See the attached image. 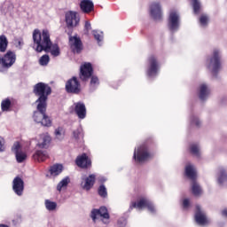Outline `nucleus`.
<instances>
[{
    "instance_id": "1",
    "label": "nucleus",
    "mask_w": 227,
    "mask_h": 227,
    "mask_svg": "<svg viewBox=\"0 0 227 227\" xmlns=\"http://www.w3.org/2000/svg\"><path fill=\"white\" fill-rule=\"evenodd\" d=\"M33 93L37 99L35 101L36 112L34 113L33 119L36 123H41L43 127H51L52 121L47 115L48 108V99L49 96L52 93V89L48 85V83H43V82H39L35 83L33 87Z\"/></svg>"
},
{
    "instance_id": "36",
    "label": "nucleus",
    "mask_w": 227,
    "mask_h": 227,
    "mask_svg": "<svg viewBox=\"0 0 227 227\" xmlns=\"http://www.w3.org/2000/svg\"><path fill=\"white\" fill-rule=\"evenodd\" d=\"M15 157H16L17 162L22 163L27 160V153H25L23 152H20V153L15 154Z\"/></svg>"
},
{
    "instance_id": "24",
    "label": "nucleus",
    "mask_w": 227,
    "mask_h": 227,
    "mask_svg": "<svg viewBox=\"0 0 227 227\" xmlns=\"http://www.w3.org/2000/svg\"><path fill=\"white\" fill-rule=\"evenodd\" d=\"M64 170V167L61 164H55L51 167L50 168V174L51 176H57L60 175Z\"/></svg>"
},
{
    "instance_id": "30",
    "label": "nucleus",
    "mask_w": 227,
    "mask_h": 227,
    "mask_svg": "<svg viewBox=\"0 0 227 227\" xmlns=\"http://www.w3.org/2000/svg\"><path fill=\"white\" fill-rule=\"evenodd\" d=\"M227 180V172L223 168L219 169L218 183L223 184Z\"/></svg>"
},
{
    "instance_id": "35",
    "label": "nucleus",
    "mask_w": 227,
    "mask_h": 227,
    "mask_svg": "<svg viewBox=\"0 0 227 227\" xmlns=\"http://www.w3.org/2000/svg\"><path fill=\"white\" fill-rule=\"evenodd\" d=\"M51 61L50 56L49 55H43L39 59V64L43 67H46L49 65Z\"/></svg>"
},
{
    "instance_id": "44",
    "label": "nucleus",
    "mask_w": 227,
    "mask_h": 227,
    "mask_svg": "<svg viewBox=\"0 0 227 227\" xmlns=\"http://www.w3.org/2000/svg\"><path fill=\"white\" fill-rule=\"evenodd\" d=\"M91 29V23H90V21H85V25H84V32L85 34H89L90 30Z\"/></svg>"
},
{
    "instance_id": "3",
    "label": "nucleus",
    "mask_w": 227,
    "mask_h": 227,
    "mask_svg": "<svg viewBox=\"0 0 227 227\" xmlns=\"http://www.w3.org/2000/svg\"><path fill=\"white\" fill-rule=\"evenodd\" d=\"M153 143V140L152 138H149L137 150H135L133 155L135 161H137V163H143L153 159L155 154L151 153L150 149L148 148V145Z\"/></svg>"
},
{
    "instance_id": "33",
    "label": "nucleus",
    "mask_w": 227,
    "mask_h": 227,
    "mask_svg": "<svg viewBox=\"0 0 227 227\" xmlns=\"http://www.w3.org/2000/svg\"><path fill=\"white\" fill-rule=\"evenodd\" d=\"M73 136L74 139L77 141H79L80 139H83L84 138L83 130L82 129H77L73 132Z\"/></svg>"
},
{
    "instance_id": "23",
    "label": "nucleus",
    "mask_w": 227,
    "mask_h": 227,
    "mask_svg": "<svg viewBox=\"0 0 227 227\" xmlns=\"http://www.w3.org/2000/svg\"><path fill=\"white\" fill-rule=\"evenodd\" d=\"M210 90L207 89V85L205 83H201L200 86V92H199V98L200 100H205L206 98L209 95Z\"/></svg>"
},
{
    "instance_id": "31",
    "label": "nucleus",
    "mask_w": 227,
    "mask_h": 227,
    "mask_svg": "<svg viewBox=\"0 0 227 227\" xmlns=\"http://www.w3.org/2000/svg\"><path fill=\"white\" fill-rule=\"evenodd\" d=\"M69 183H70V178L69 177H67V178L63 179L57 185V190L59 192H61L63 188H67L68 186Z\"/></svg>"
},
{
    "instance_id": "13",
    "label": "nucleus",
    "mask_w": 227,
    "mask_h": 227,
    "mask_svg": "<svg viewBox=\"0 0 227 227\" xmlns=\"http://www.w3.org/2000/svg\"><path fill=\"white\" fill-rule=\"evenodd\" d=\"M12 190L18 196H22L25 190V182L22 178L17 176L12 181Z\"/></svg>"
},
{
    "instance_id": "10",
    "label": "nucleus",
    "mask_w": 227,
    "mask_h": 227,
    "mask_svg": "<svg viewBox=\"0 0 227 227\" xmlns=\"http://www.w3.org/2000/svg\"><path fill=\"white\" fill-rule=\"evenodd\" d=\"M16 59V53L14 51H8L4 57H0V65L4 68H10L15 64Z\"/></svg>"
},
{
    "instance_id": "4",
    "label": "nucleus",
    "mask_w": 227,
    "mask_h": 227,
    "mask_svg": "<svg viewBox=\"0 0 227 227\" xmlns=\"http://www.w3.org/2000/svg\"><path fill=\"white\" fill-rule=\"evenodd\" d=\"M180 27V16L176 10L171 9L168 18V27L172 33L176 32Z\"/></svg>"
},
{
    "instance_id": "45",
    "label": "nucleus",
    "mask_w": 227,
    "mask_h": 227,
    "mask_svg": "<svg viewBox=\"0 0 227 227\" xmlns=\"http://www.w3.org/2000/svg\"><path fill=\"white\" fill-rule=\"evenodd\" d=\"M5 141L3 137H0V153L4 151Z\"/></svg>"
},
{
    "instance_id": "5",
    "label": "nucleus",
    "mask_w": 227,
    "mask_h": 227,
    "mask_svg": "<svg viewBox=\"0 0 227 227\" xmlns=\"http://www.w3.org/2000/svg\"><path fill=\"white\" fill-rule=\"evenodd\" d=\"M65 88L67 93L79 95L82 92V83L78 80L77 76H73L67 80Z\"/></svg>"
},
{
    "instance_id": "49",
    "label": "nucleus",
    "mask_w": 227,
    "mask_h": 227,
    "mask_svg": "<svg viewBox=\"0 0 227 227\" xmlns=\"http://www.w3.org/2000/svg\"><path fill=\"white\" fill-rule=\"evenodd\" d=\"M0 227H9V226L6 224H0Z\"/></svg>"
},
{
    "instance_id": "40",
    "label": "nucleus",
    "mask_w": 227,
    "mask_h": 227,
    "mask_svg": "<svg viewBox=\"0 0 227 227\" xmlns=\"http://www.w3.org/2000/svg\"><path fill=\"white\" fill-rule=\"evenodd\" d=\"M192 1L194 13L199 14L200 10V3L198 0H192Z\"/></svg>"
},
{
    "instance_id": "12",
    "label": "nucleus",
    "mask_w": 227,
    "mask_h": 227,
    "mask_svg": "<svg viewBox=\"0 0 227 227\" xmlns=\"http://www.w3.org/2000/svg\"><path fill=\"white\" fill-rule=\"evenodd\" d=\"M75 164L81 168L87 169L91 168V159L88 157L87 153H82V155L77 156Z\"/></svg>"
},
{
    "instance_id": "34",
    "label": "nucleus",
    "mask_w": 227,
    "mask_h": 227,
    "mask_svg": "<svg viewBox=\"0 0 227 227\" xmlns=\"http://www.w3.org/2000/svg\"><path fill=\"white\" fill-rule=\"evenodd\" d=\"M45 207H46V209H48L49 211H54L57 209L58 204L56 202L46 200Z\"/></svg>"
},
{
    "instance_id": "46",
    "label": "nucleus",
    "mask_w": 227,
    "mask_h": 227,
    "mask_svg": "<svg viewBox=\"0 0 227 227\" xmlns=\"http://www.w3.org/2000/svg\"><path fill=\"white\" fill-rule=\"evenodd\" d=\"M189 206H190V201H189V200H188V199H184V200H183V208H184V209H187V208L189 207Z\"/></svg>"
},
{
    "instance_id": "47",
    "label": "nucleus",
    "mask_w": 227,
    "mask_h": 227,
    "mask_svg": "<svg viewBox=\"0 0 227 227\" xmlns=\"http://www.w3.org/2000/svg\"><path fill=\"white\" fill-rule=\"evenodd\" d=\"M192 122L195 124L197 127L200 126V121L195 117L192 118Z\"/></svg>"
},
{
    "instance_id": "6",
    "label": "nucleus",
    "mask_w": 227,
    "mask_h": 227,
    "mask_svg": "<svg viewBox=\"0 0 227 227\" xmlns=\"http://www.w3.org/2000/svg\"><path fill=\"white\" fill-rule=\"evenodd\" d=\"M208 68H212V74L216 77L221 68V56L219 50H214L211 59H209Z\"/></svg>"
},
{
    "instance_id": "15",
    "label": "nucleus",
    "mask_w": 227,
    "mask_h": 227,
    "mask_svg": "<svg viewBox=\"0 0 227 227\" xmlns=\"http://www.w3.org/2000/svg\"><path fill=\"white\" fill-rule=\"evenodd\" d=\"M101 216L105 219H109V212L107 211V207H101L99 209H93L90 214V217L92 218L93 222L97 221V217Z\"/></svg>"
},
{
    "instance_id": "41",
    "label": "nucleus",
    "mask_w": 227,
    "mask_h": 227,
    "mask_svg": "<svg viewBox=\"0 0 227 227\" xmlns=\"http://www.w3.org/2000/svg\"><path fill=\"white\" fill-rule=\"evenodd\" d=\"M20 149H21V145H20V142H15L14 145H13V146H12V151L15 154H17V153H19L21 152Z\"/></svg>"
},
{
    "instance_id": "25",
    "label": "nucleus",
    "mask_w": 227,
    "mask_h": 227,
    "mask_svg": "<svg viewBox=\"0 0 227 227\" xmlns=\"http://www.w3.org/2000/svg\"><path fill=\"white\" fill-rule=\"evenodd\" d=\"M192 193L195 196V197H199L202 194V189L200 186V184L195 181H192Z\"/></svg>"
},
{
    "instance_id": "28",
    "label": "nucleus",
    "mask_w": 227,
    "mask_h": 227,
    "mask_svg": "<svg viewBox=\"0 0 227 227\" xmlns=\"http://www.w3.org/2000/svg\"><path fill=\"white\" fill-rule=\"evenodd\" d=\"M12 106L11 99H3L1 103V109L3 112H8Z\"/></svg>"
},
{
    "instance_id": "11",
    "label": "nucleus",
    "mask_w": 227,
    "mask_h": 227,
    "mask_svg": "<svg viewBox=\"0 0 227 227\" xmlns=\"http://www.w3.org/2000/svg\"><path fill=\"white\" fill-rule=\"evenodd\" d=\"M148 63L149 67L147 69V75L149 77L157 75V73L159 72V60H157V57H155V55H150Z\"/></svg>"
},
{
    "instance_id": "18",
    "label": "nucleus",
    "mask_w": 227,
    "mask_h": 227,
    "mask_svg": "<svg viewBox=\"0 0 227 227\" xmlns=\"http://www.w3.org/2000/svg\"><path fill=\"white\" fill-rule=\"evenodd\" d=\"M74 112L79 119L83 120L86 118V105L84 103H76Z\"/></svg>"
},
{
    "instance_id": "48",
    "label": "nucleus",
    "mask_w": 227,
    "mask_h": 227,
    "mask_svg": "<svg viewBox=\"0 0 227 227\" xmlns=\"http://www.w3.org/2000/svg\"><path fill=\"white\" fill-rule=\"evenodd\" d=\"M222 215H223V216L227 217V209L223 210Z\"/></svg>"
},
{
    "instance_id": "16",
    "label": "nucleus",
    "mask_w": 227,
    "mask_h": 227,
    "mask_svg": "<svg viewBox=\"0 0 227 227\" xmlns=\"http://www.w3.org/2000/svg\"><path fill=\"white\" fill-rule=\"evenodd\" d=\"M195 221L199 225H207L209 223V220L207 218L206 215L201 211L199 206L196 207L195 212Z\"/></svg>"
},
{
    "instance_id": "29",
    "label": "nucleus",
    "mask_w": 227,
    "mask_h": 227,
    "mask_svg": "<svg viewBox=\"0 0 227 227\" xmlns=\"http://www.w3.org/2000/svg\"><path fill=\"white\" fill-rule=\"evenodd\" d=\"M66 136V130L62 127H59L57 129H55V137L56 138L62 140L65 138Z\"/></svg>"
},
{
    "instance_id": "7",
    "label": "nucleus",
    "mask_w": 227,
    "mask_h": 227,
    "mask_svg": "<svg viewBox=\"0 0 227 227\" xmlns=\"http://www.w3.org/2000/svg\"><path fill=\"white\" fill-rule=\"evenodd\" d=\"M93 75V66L91 62H84L80 67L79 78L82 82H88Z\"/></svg>"
},
{
    "instance_id": "26",
    "label": "nucleus",
    "mask_w": 227,
    "mask_h": 227,
    "mask_svg": "<svg viewBox=\"0 0 227 227\" xmlns=\"http://www.w3.org/2000/svg\"><path fill=\"white\" fill-rule=\"evenodd\" d=\"M9 45V41L6 35H0V52H6Z\"/></svg>"
},
{
    "instance_id": "39",
    "label": "nucleus",
    "mask_w": 227,
    "mask_h": 227,
    "mask_svg": "<svg viewBox=\"0 0 227 227\" xmlns=\"http://www.w3.org/2000/svg\"><path fill=\"white\" fill-rule=\"evenodd\" d=\"M190 152L192 155H195L197 157L200 156V149H199V146L197 145H192L190 146Z\"/></svg>"
},
{
    "instance_id": "32",
    "label": "nucleus",
    "mask_w": 227,
    "mask_h": 227,
    "mask_svg": "<svg viewBox=\"0 0 227 227\" xmlns=\"http://www.w3.org/2000/svg\"><path fill=\"white\" fill-rule=\"evenodd\" d=\"M92 35L98 43H100L104 40V33L98 32V30H92Z\"/></svg>"
},
{
    "instance_id": "42",
    "label": "nucleus",
    "mask_w": 227,
    "mask_h": 227,
    "mask_svg": "<svg viewBox=\"0 0 227 227\" xmlns=\"http://www.w3.org/2000/svg\"><path fill=\"white\" fill-rule=\"evenodd\" d=\"M207 22H208L207 16L205 15V14L200 15V25L203 26V27H206L207 25Z\"/></svg>"
},
{
    "instance_id": "8",
    "label": "nucleus",
    "mask_w": 227,
    "mask_h": 227,
    "mask_svg": "<svg viewBox=\"0 0 227 227\" xmlns=\"http://www.w3.org/2000/svg\"><path fill=\"white\" fill-rule=\"evenodd\" d=\"M65 20L67 28H74L80 24L81 19L79 18L77 12L67 11L65 13Z\"/></svg>"
},
{
    "instance_id": "19",
    "label": "nucleus",
    "mask_w": 227,
    "mask_h": 227,
    "mask_svg": "<svg viewBox=\"0 0 227 227\" xmlns=\"http://www.w3.org/2000/svg\"><path fill=\"white\" fill-rule=\"evenodd\" d=\"M96 181H97V176L90 175L88 177L84 179V184L82 188L86 191L91 190V188H93V185H95Z\"/></svg>"
},
{
    "instance_id": "14",
    "label": "nucleus",
    "mask_w": 227,
    "mask_h": 227,
    "mask_svg": "<svg viewBox=\"0 0 227 227\" xmlns=\"http://www.w3.org/2000/svg\"><path fill=\"white\" fill-rule=\"evenodd\" d=\"M150 12L151 16L154 20H162V10L160 9V4L157 2H153L150 5Z\"/></svg>"
},
{
    "instance_id": "21",
    "label": "nucleus",
    "mask_w": 227,
    "mask_h": 227,
    "mask_svg": "<svg viewBox=\"0 0 227 227\" xmlns=\"http://www.w3.org/2000/svg\"><path fill=\"white\" fill-rule=\"evenodd\" d=\"M33 159L35 160V161L43 162L49 159V154L47 152L36 151L33 155Z\"/></svg>"
},
{
    "instance_id": "27",
    "label": "nucleus",
    "mask_w": 227,
    "mask_h": 227,
    "mask_svg": "<svg viewBox=\"0 0 227 227\" xmlns=\"http://www.w3.org/2000/svg\"><path fill=\"white\" fill-rule=\"evenodd\" d=\"M51 142V137L50 136H44L43 137V142L39 143L37 145L39 148L44 149L47 148L49 146V145Z\"/></svg>"
},
{
    "instance_id": "37",
    "label": "nucleus",
    "mask_w": 227,
    "mask_h": 227,
    "mask_svg": "<svg viewBox=\"0 0 227 227\" xmlns=\"http://www.w3.org/2000/svg\"><path fill=\"white\" fill-rule=\"evenodd\" d=\"M98 193L101 198H106L107 197V189L105 185L101 184L98 189Z\"/></svg>"
},
{
    "instance_id": "43",
    "label": "nucleus",
    "mask_w": 227,
    "mask_h": 227,
    "mask_svg": "<svg viewBox=\"0 0 227 227\" xmlns=\"http://www.w3.org/2000/svg\"><path fill=\"white\" fill-rule=\"evenodd\" d=\"M151 213H155V206H153V203L152 201L147 202V206L145 207Z\"/></svg>"
},
{
    "instance_id": "2",
    "label": "nucleus",
    "mask_w": 227,
    "mask_h": 227,
    "mask_svg": "<svg viewBox=\"0 0 227 227\" xmlns=\"http://www.w3.org/2000/svg\"><path fill=\"white\" fill-rule=\"evenodd\" d=\"M33 43L36 46L35 51L48 52L51 51V54L53 57H59L61 54L60 48L59 44H53L51 39L50 30L44 28L43 30H39V28H35L33 31Z\"/></svg>"
},
{
    "instance_id": "38",
    "label": "nucleus",
    "mask_w": 227,
    "mask_h": 227,
    "mask_svg": "<svg viewBox=\"0 0 227 227\" xmlns=\"http://www.w3.org/2000/svg\"><path fill=\"white\" fill-rule=\"evenodd\" d=\"M98 84H100V80H98V76H95V74H92L90 76V85L93 88L98 86Z\"/></svg>"
},
{
    "instance_id": "17",
    "label": "nucleus",
    "mask_w": 227,
    "mask_h": 227,
    "mask_svg": "<svg viewBox=\"0 0 227 227\" xmlns=\"http://www.w3.org/2000/svg\"><path fill=\"white\" fill-rule=\"evenodd\" d=\"M80 8L83 13H90L95 10V4L91 0H82L80 3Z\"/></svg>"
},
{
    "instance_id": "20",
    "label": "nucleus",
    "mask_w": 227,
    "mask_h": 227,
    "mask_svg": "<svg viewBox=\"0 0 227 227\" xmlns=\"http://www.w3.org/2000/svg\"><path fill=\"white\" fill-rule=\"evenodd\" d=\"M149 201L150 200L146 198H141V199H139V200H137V202H131L129 207L131 209H133V208L143 209V208L146 207Z\"/></svg>"
},
{
    "instance_id": "9",
    "label": "nucleus",
    "mask_w": 227,
    "mask_h": 227,
    "mask_svg": "<svg viewBox=\"0 0 227 227\" xmlns=\"http://www.w3.org/2000/svg\"><path fill=\"white\" fill-rule=\"evenodd\" d=\"M69 43L72 52L74 54H81L82 52L84 46L81 37H77V35H70Z\"/></svg>"
},
{
    "instance_id": "22",
    "label": "nucleus",
    "mask_w": 227,
    "mask_h": 227,
    "mask_svg": "<svg viewBox=\"0 0 227 227\" xmlns=\"http://www.w3.org/2000/svg\"><path fill=\"white\" fill-rule=\"evenodd\" d=\"M185 176L192 180V182L196 181L197 174L192 165H187L185 167Z\"/></svg>"
}]
</instances>
